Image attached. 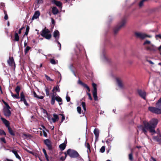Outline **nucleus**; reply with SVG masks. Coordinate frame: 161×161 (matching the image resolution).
Segmentation results:
<instances>
[{
    "label": "nucleus",
    "instance_id": "49530a36",
    "mask_svg": "<svg viewBox=\"0 0 161 161\" xmlns=\"http://www.w3.org/2000/svg\"><path fill=\"white\" fill-rule=\"evenodd\" d=\"M129 159L130 160H132L133 159V156L132 153L130 154H129Z\"/></svg>",
    "mask_w": 161,
    "mask_h": 161
},
{
    "label": "nucleus",
    "instance_id": "c9c22d12",
    "mask_svg": "<svg viewBox=\"0 0 161 161\" xmlns=\"http://www.w3.org/2000/svg\"><path fill=\"white\" fill-rule=\"evenodd\" d=\"M45 90L47 96H49V91L47 87H46Z\"/></svg>",
    "mask_w": 161,
    "mask_h": 161
},
{
    "label": "nucleus",
    "instance_id": "3c124183",
    "mask_svg": "<svg viewBox=\"0 0 161 161\" xmlns=\"http://www.w3.org/2000/svg\"><path fill=\"white\" fill-rule=\"evenodd\" d=\"M43 136L45 137H47V135L46 132L44 130H43Z\"/></svg>",
    "mask_w": 161,
    "mask_h": 161
},
{
    "label": "nucleus",
    "instance_id": "72a5a7b5",
    "mask_svg": "<svg viewBox=\"0 0 161 161\" xmlns=\"http://www.w3.org/2000/svg\"><path fill=\"white\" fill-rule=\"evenodd\" d=\"M20 90V88L19 86H17L15 88V91L17 94H19V92Z\"/></svg>",
    "mask_w": 161,
    "mask_h": 161
},
{
    "label": "nucleus",
    "instance_id": "8fccbe9b",
    "mask_svg": "<svg viewBox=\"0 0 161 161\" xmlns=\"http://www.w3.org/2000/svg\"><path fill=\"white\" fill-rule=\"evenodd\" d=\"M45 76L46 77L47 79V80H52V79L50 78V77L49 76H48L47 75H45Z\"/></svg>",
    "mask_w": 161,
    "mask_h": 161
},
{
    "label": "nucleus",
    "instance_id": "4468645a",
    "mask_svg": "<svg viewBox=\"0 0 161 161\" xmlns=\"http://www.w3.org/2000/svg\"><path fill=\"white\" fill-rule=\"evenodd\" d=\"M40 14V12L39 11H36L32 18V20L37 19L38 18Z\"/></svg>",
    "mask_w": 161,
    "mask_h": 161
},
{
    "label": "nucleus",
    "instance_id": "a19ab883",
    "mask_svg": "<svg viewBox=\"0 0 161 161\" xmlns=\"http://www.w3.org/2000/svg\"><path fill=\"white\" fill-rule=\"evenodd\" d=\"M57 96H56L55 95L54 92H53L52 93V95L51 96V98H53V99H56V98H57Z\"/></svg>",
    "mask_w": 161,
    "mask_h": 161
},
{
    "label": "nucleus",
    "instance_id": "f704fd0d",
    "mask_svg": "<svg viewBox=\"0 0 161 161\" xmlns=\"http://www.w3.org/2000/svg\"><path fill=\"white\" fill-rule=\"evenodd\" d=\"M31 49V47L29 46H27L25 50V53L26 54Z\"/></svg>",
    "mask_w": 161,
    "mask_h": 161
},
{
    "label": "nucleus",
    "instance_id": "6e6d98bb",
    "mask_svg": "<svg viewBox=\"0 0 161 161\" xmlns=\"http://www.w3.org/2000/svg\"><path fill=\"white\" fill-rule=\"evenodd\" d=\"M37 3L39 4L42 3H43L42 0H37Z\"/></svg>",
    "mask_w": 161,
    "mask_h": 161
},
{
    "label": "nucleus",
    "instance_id": "4c0bfd02",
    "mask_svg": "<svg viewBox=\"0 0 161 161\" xmlns=\"http://www.w3.org/2000/svg\"><path fill=\"white\" fill-rule=\"evenodd\" d=\"M29 26H27L26 27V31H25V35H27L28 33V32H29Z\"/></svg>",
    "mask_w": 161,
    "mask_h": 161
},
{
    "label": "nucleus",
    "instance_id": "cd10ccee",
    "mask_svg": "<svg viewBox=\"0 0 161 161\" xmlns=\"http://www.w3.org/2000/svg\"><path fill=\"white\" fill-rule=\"evenodd\" d=\"M11 96L17 99H19V94L17 93L16 94L14 95V94H13V93L12 92H11Z\"/></svg>",
    "mask_w": 161,
    "mask_h": 161
},
{
    "label": "nucleus",
    "instance_id": "9d476101",
    "mask_svg": "<svg viewBox=\"0 0 161 161\" xmlns=\"http://www.w3.org/2000/svg\"><path fill=\"white\" fill-rule=\"evenodd\" d=\"M53 118H51V117L50 116H48V120L51 123H52V122L55 123L56 121H58L59 119V118L58 117V115L54 114H53Z\"/></svg>",
    "mask_w": 161,
    "mask_h": 161
},
{
    "label": "nucleus",
    "instance_id": "bf43d9fd",
    "mask_svg": "<svg viewBox=\"0 0 161 161\" xmlns=\"http://www.w3.org/2000/svg\"><path fill=\"white\" fill-rule=\"evenodd\" d=\"M153 139H154V140H156L158 142L159 141L158 140V138H157V137H156V136H154L153 137Z\"/></svg>",
    "mask_w": 161,
    "mask_h": 161
},
{
    "label": "nucleus",
    "instance_id": "864d4df0",
    "mask_svg": "<svg viewBox=\"0 0 161 161\" xmlns=\"http://www.w3.org/2000/svg\"><path fill=\"white\" fill-rule=\"evenodd\" d=\"M1 141L3 142L4 143H6V142L4 138H1L0 139Z\"/></svg>",
    "mask_w": 161,
    "mask_h": 161
},
{
    "label": "nucleus",
    "instance_id": "79ce46f5",
    "mask_svg": "<svg viewBox=\"0 0 161 161\" xmlns=\"http://www.w3.org/2000/svg\"><path fill=\"white\" fill-rule=\"evenodd\" d=\"M56 99L51 98V103L52 105H53L55 102Z\"/></svg>",
    "mask_w": 161,
    "mask_h": 161
},
{
    "label": "nucleus",
    "instance_id": "f257e3e1",
    "mask_svg": "<svg viewBox=\"0 0 161 161\" xmlns=\"http://www.w3.org/2000/svg\"><path fill=\"white\" fill-rule=\"evenodd\" d=\"M158 122V120L156 119H153L149 121V122L146 121L143 122L144 125H140L138 126L139 130H141L145 135L149 130L150 132L153 134L156 133L154 129Z\"/></svg>",
    "mask_w": 161,
    "mask_h": 161
},
{
    "label": "nucleus",
    "instance_id": "c03bdc74",
    "mask_svg": "<svg viewBox=\"0 0 161 161\" xmlns=\"http://www.w3.org/2000/svg\"><path fill=\"white\" fill-rule=\"evenodd\" d=\"M157 40L159 38L161 39V35H157L155 36Z\"/></svg>",
    "mask_w": 161,
    "mask_h": 161
},
{
    "label": "nucleus",
    "instance_id": "b1692460",
    "mask_svg": "<svg viewBox=\"0 0 161 161\" xmlns=\"http://www.w3.org/2000/svg\"><path fill=\"white\" fill-rule=\"evenodd\" d=\"M54 3L57 6L61 8L62 7V3L60 1H55L54 2Z\"/></svg>",
    "mask_w": 161,
    "mask_h": 161
},
{
    "label": "nucleus",
    "instance_id": "bb28decb",
    "mask_svg": "<svg viewBox=\"0 0 161 161\" xmlns=\"http://www.w3.org/2000/svg\"><path fill=\"white\" fill-rule=\"evenodd\" d=\"M93 132H94V134L95 135L96 137L98 138V136H99V133L98 130L95 129H94Z\"/></svg>",
    "mask_w": 161,
    "mask_h": 161
},
{
    "label": "nucleus",
    "instance_id": "a878e982",
    "mask_svg": "<svg viewBox=\"0 0 161 161\" xmlns=\"http://www.w3.org/2000/svg\"><path fill=\"white\" fill-rule=\"evenodd\" d=\"M65 144L64 143H62L59 146V147L61 150L63 151L64 150L65 148Z\"/></svg>",
    "mask_w": 161,
    "mask_h": 161
},
{
    "label": "nucleus",
    "instance_id": "c756f323",
    "mask_svg": "<svg viewBox=\"0 0 161 161\" xmlns=\"http://www.w3.org/2000/svg\"><path fill=\"white\" fill-rule=\"evenodd\" d=\"M8 131L9 133L12 135H14V133L13 132V131L12 130V129L10 128V127H8Z\"/></svg>",
    "mask_w": 161,
    "mask_h": 161
},
{
    "label": "nucleus",
    "instance_id": "5701e85b",
    "mask_svg": "<svg viewBox=\"0 0 161 161\" xmlns=\"http://www.w3.org/2000/svg\"><path fill=\"white\" fill-rule=\"evenodd\" d=\"M33 95H34V97H36L38 99H43V98H44V97L43 96H38L35 92H33Z\"/></svg>",
    "mask_w": 161,
    "mask_h": 161
},
{
    "label": "nucleus",
    "instance_id": "4be33fe9",
    "mask_svg": "<svg viewBox=\"0 0 161 161\" xmlns=\"http://www.w3.org/2000/svg\"><path fill=\"white\" fill-rule=\"evenodd\" d=\"M56 100L58 102L59 104L60 105L62 104V99L59 96H57Z\"/></svg>",
    "mask_w": 161,
    "mask_h": 161
},
{
    "label": "nucleus",
    "instance_id": "0e129e2a",
    "mask_svg": "<svg viewBox=\"0 0 161 161\" xmlns=\"http://www.w3.org/2000/svg\"><path fill=\"white\" fill-rule=\"evenodd\" d=\"M4 18L5 20H7L8 19V16L7 14L5 15Z\"/></svg>",
    "mask_w": 161,
    "mask_h": 161
},
{
    "label": "nucleus",
    "instance_id": "5fc2aeb1",
    "mask_svg": "<svg viewBox=\"0 0 161 161\" xmlns=\"http://www.w3.org/2000/svg\"><path fill=\"white\" fill-rule=\"evenodd\" d=\"M57 42L58 43V44L59 47V50H60L61 48V44L58 41H57Z\"/></svg>",
    "mask_w": 161,
    "mask_h": 161
},
{
    "label": "nucleus",
    "instance_id": "20e7f679",
    "mask_svg": "<svg viewBox=\"0 0 161 161\" xmlns=\"http://www.w3.org/2000/svg\"><path fill=\"white\" fill-rule=\"evenodd\" d=\"M135 35L137 38H139L142 39H144L147 37L150 38L151 37V36L141 32H136L135 33Z\"/></svg>",
    "mask_w": 161,
    "mask_h": 161
},
{
    "label": "nucleus",
    "instance_id": "423d86ee",
    "mask_svg": "<svg viewBox=\"0 0 161 161\" xmlns=\"http://www.w3.org/2000/svg\"><path fill=\"white\" fill-rule=\"evenodd\" d=\"M126 23V20L125 19H123L119 23L117 27L115 28L114 30L115 32L119 30L121 28L124 27Z\"/></svg>",
    "mask_w": 161,
    "mask_h": 161
},
{
    "label": "nucleus",
    "instance_id": "dca6fc26",
    "mask_svg": "<svg viewBox=\"0 0 161 161\" xmlns=\"http://www.w3.org/2000/svg\"><path fill=\"white\" fill-rule=\"evenodd\" d=\"M8 62L10 66H13L15 64L14 59L13 57L9 58L8 60Z\"/></svg>",
    "mask_w": 161,
    "mask_h": 161
},
{
    "label": "nucleus",
    "instance_id": "4d7b16f0",
    "mask_svg": "<svg viewBox=\"0 0 161 161\" xmlns=\"http://www.w3.org/2000/svg\"><path fill=\"white\" fill-rule=\"evenodd\" d=\"M45 155V157L46 158V160L47 161H49V159H48V155H47V154H44Z\"/></svg>",
    "mask_w": 161,
    "mask_h": 161
},
{
    "label": "nucleus",
    "instance_id": "9b49d317",
    "mask_svg": "<svg viewBox=\"0 0 161 161\" xmlns=\"http://www.w3.org/2000/svg\"><path fill=\"white\" fill-rule=\"evenodd\" d=\"M138 92L139 95L143 99H145L146 98V92L144 91L139 90Z\"/></svg>",
    "mask_w": 161,
    "mask_h": 161
},
{
    "label": "nucleus",
    "instance_id": "39448f33",
    "mask_svg": "<svg viewBox=\"0 0 161 161\" xmlns=\"http://www.w3.org/2000/svg\"><path fill=\"white\" fill-rule=\"evenodd\" d=\"M41 34L42 36L47 39H49L51 36L50 31L46 29L42 30Z\"/></svg>",
    "mask_w": 161,
    "mask_h": 161
},
{
    "label": "nucleus",
    "instance_id": "680f3d73",
    "mask_svg": "<svg viewBox=\"0 0 161 161\" xmlns=\"http://www.w3.org/2000/svg\"><path fill=\"white\" fill-rule=\"evenodd\" d=\"M150 161H156L155 159L153 158H152L150 159Z\"/></svg>",
    "mask_w": 161,
    "mask_h": 161
},
{
    "label": "nucleus",
    "instance_id": "f03ea898",
    "mask_svg": "<svg viewBox=\"0 0 161 161\" xmlns=\"http://www.w3.org/2000/svg\"><path fill=\"white\" fill-rule=\"evenodd\" d=\"M145 46V47L147 50L151 51H156L157 48L151 42L148 40H146L143 44Z\"/></svg>",
    "mask_w": 161,
    "mask_h": 161
},
{
    "label": "nucleus",
    "instance_id": "ddd939ff",
    "mask_svg": "<svg viewBox=\"0 0 161 161\" xmlns=\"http://www.w3.org/2000/svg\"><path fill=\"white\" fill-rule=\"evenodd\" d=\"M44 142L45 145H46L48 149H51L52 146L51 145L50 141L48 139H46L44 141Z\"/></svg>",
    "mask_w": 161,
    "mask_h": 161
},
{
    "label": "nucleus",
    "instance_id": "338daca9",
    "mask_svg": "<svg viewBox=\"0 0 161 161\" xmlns=\"http://www.w3.org/2000/svg\"><path fill=\"white\" fill-rule=\"evenodd\" d=\"M148 62H149V63H150L151 64H154V63L152 61H151L149 60V61H148Z\"/></svg>",
    "mask_w": 161,
    "mask_h": 161
},
{
    "label": "nucleus",
    "instance_id": "052dcab7",
    "mask_svg": "<svg viewBox=\"0 0 161 161\" xmlns=\"http://www.w3.org/2000/svg\"><path fill=\"white\" fill-rule=\"evenodd\" d=\"M26 150L27 152L29 153H30L32 154H33V153L32 152L29 151V150L27 149H26Z\"/></svg>",
    "mask_w": 161,
    "mask_h": 161
},
{
    "label": "nucleus",
    "instance_id": "7c9ffc66",
    "mask_svg": "<svg viewBox=\"0 0 161 161\" xmlns=\"http://www.w3.org/2000/svg\"><path fill=\"white\" fill-rule=\"evenodd\" d=\"M50 62L53 64H56L57 63L58 61H56L55 60L53 59H50Z\"/></svg>",
    "mask_w": 161,
    "mask_h": 161
},
{
    "label": "nucleus",
    "instance_id": "2f4dec72",
    "mask_svg": "<svg viewBox=\"0 0 161 161\" xmlns=\"http://www.w3.org/2000/svg\"><path fill=\"white\" fill-rule=\"evenodd\" d=\"M14 39L15 41H18L19 40V37L17 33H16L15 34L14 36Z\"/></svg>",
    "mask_w": 161,
    "mask_h": 161
},
{
    "label": "nucleus",
    "instance_id": "f8f14e48",
    "mask_svg": "<svg viewBox=\"0 0 161 161\" xmlns=\"http://www.w3.org/2000/svg\"><path fill=\"white\" fill-rule=\"evenodd\" d=\"M116 81L118 86L120 88H122L124 87V85L122 81L119 79H116Z\"/></svg>",
    "mask_w": 161,
    "mask_h": 161
},
{
    "label": "nucleus",
    "instance_id": "1a4fd4ad",
    "mask_svg": "<svg viewBox=\"0 0 161 161\" xmlns=\"http://www.w3.org/2000/svg\"><path fill=\"white\" fill-rule=\"evenodd\" d=\"M92 86L93 88V95L94 98V100L97 101V85L94 83H92Z\"/></svg>",
    "mask_w": 161,
    "mask_h": 161
},
{
    "label": "nucleus",
    "instance_id": "f3484780",
    "mask_svg": "<svg viewBox=\"0 0 161 161\" xmlns=\"http://www.w3.org/2000/svg\"><path fill=\"white\" fill-rule=\"evenodd\" d=\"M1 119L7 127L8 128V127H10L9 123V122L8 120H7L4 118H1Z\"/></svg>",
    "mask_w": 161,
    "mask_h": 161
},
{
    "label": "nucleus",
    "instance_id": "c85d7f7f",
    "mask_svg": "<svg viewBox=\"0 0 161 161\" xmlns=\"http://www.w3.org/2000/svg\"><path fill=\"white\" fill-rule=\"evenodd\" d=\"M25 97L23 92L20 93V101H22L25 100Z\"/></svg>",
    "mask_w": 161,
    "mask_h": 161
},
{
    "label": "nucleus",
    "instance_id": "ea45409f",
    "mask_svg": "<svg viewBox=\"0 0 161 161\" xmlns=\"http://www.w3.org/2000/svg\"><path fill=\"white\" fill-rule=\"evenodd\" d=\"M77 110L79 114H81V108L80 107H78L77 108Z\"/></svg>",
    "mask_w": 161,
    "mask_h": 161
},
{
    "label": "nucleus",
    "instance_id": "603ef678",
    "mask_svg": "<svg viewBox=\"0 0 161 161\" xmlns=\"http://www.w3.org/2000/svg\"><path fill=\"white\" fill-rule=\"evenodd\" d=\"M87 95H88V97H89V98L90 100H92V98L91 96V94L89 93H88L87 92Z\"/></svg>",
    "mask_w": 161,
    "mask_h": 161
},
{
    "label": "nucleus",
    "instance_id": "6e6552de",
    "mask_svg": "<svg viewBox=\"0 0 161 161\" xmlns=\"http://www.w3.org/2000/svg\"><path fill=\"white\" fill-rule=\"evenodd\" d=\"M148 109L152 112L157 114H161V108L158 107H149Z\"/></svg>",
    "mask_w": 161,
    "mask_h": 161
},
{
    "label": "nucleus",
    "instance_id": "393cba45",
    "mask_svg": "<svg viewBox=\"0 0 161 161\" xmlns=\"http://www.w3.org/2000/svg\"><path fill=\"white\" fill-rule=\"evenodd\" d=\"M54 91H57L58 92H60V89L59 87L58 86H54L53 89L52 91L54 92Z\"/></svg>",
    "mask_w": 161,
    "mask_h": 161
},
{
    "label": "nucleus",
    "instance_id": "58836bf2",
    "mask_svg": "<svg viewBox=\"0 0 161 161\" xmlns=\"http://www.w3.org/2000/svg\"><path fill=\"white\" fill-rule=\"evenodd\" d=\"M82 106L83 107V108L84 110H86V104L84 102H82L81 103Z\"/></svg>",
    "mask_w": 161,
    "mask_h": 161
},
{
    "label": "nucleus",
    "instance_id": "37998d69",
    "mask_svg": "<svg viewBox=\"0 0 161 161\" xmlns=\"http://www.w3.org/2000/svg\"><path fill=\"white\" fill-rule=\"evenodd\" d=\"M85 146L88 149H90V146L89 145V144L88 143H85Z\"/></svg>",
    "mask_w": 161,
    "mask_h": 161
},
{
    "label": "nucleus",
    "instance_id": "412c9836",
    "mask_svg": "<svg viewBox=\"0 0 161 161\" xmlns=\"http://www.w3.org/2000/svg\"><path fill=\"white\" fill-rule=\"evenodd\" d=\"M52 12L53 14L55 15L57 14L58 12V10L57 8L53 7L52 8Z\"/></svg>",
    "mask_w": 161,
    "mask_h": 161
},
{
    "label": "nucleus",
    "instance_id": "09e8293b",
    "mask_svg": "<svg viewBox=\"0 0 161 161\" xmlns=\"http://www.w3.org/2000/svg\"><path fill=\"white\" fill-rule=\"evenodd\" d=\"M66 98L67 101L68 102H69L70 101V98L69 97L67 96H66Z\"/></svg>",
    "mask_w": 161,
    "mask_h": 161
},
{
    "label": "nucleus",
    "instance_id": "2eb2a0df",
    "mask_svg": "<svg viewBox=\"0 0 161 161\" xmlns=\"http://www.w3.org/2000/svg\"><path fill=\"white\" fill-rule=\"evenodd\" d=\"M102 58L103 61L107 62H110L111 61V59L104 55H103Z\"/></svg>",
    "mask_w": 161,
    "mask_h": 161
},
{
    "label": "nucleus",
    "instance_id": "774afa93",
    "mask_svg": "<svg viewBox=\"0 0 161 161\" xmlns=\"http://www.w3.org/2000/svg\"><path fill=\"white\" fill-rule=\"evenodd\" d=\"M54 22H55V21H54V20L53 19H52V24H54Z\"/></svg>",
    "mask_w": 161,
    "mask_h": 161
},
{
    "label": "nucleus",
    "instance_id": "e433bc0d",
    "mask_svg": "<svg viewBox=\"0 0 161 161\" xmlns=\"http://www.w3.org/2000/svg\"><path fill=\"white\" fill-rule=\"evenodd\" d=\"M105 151V147L104 146H102L100 149V152L102 153H103Z\"/></svg>",
    "mask_w": 161,
    "mask_h": 161
},
{
    "label": "nucleus",
    "instance_id": "e2e57ef3",
    "mask_svg": "<svg viewBox=\"0 0 161 161\" xmlns=\"http://www.w3.org/2000/svg\"><path fill=\"white\" fill-rule=\"evenodd\" d=\"M42 151H43V152L44 153V154H47V153H46V150L45 149H42Z\"/></svg>",
    "mask_w": 161,
    "mask_h": 161
},
{
    "label": "nucleus",
    "instance_id": "de8ad7c7",
    "mask_svg": "<svg viewBox=\"0 0 161 161\" xmlns=\"http://www.w3.org/2000/svg\"><path fill=\"white\" fill-rule=\"evenodd\" d=\"M59 115L62 116L61 122H62L65 119V117L63 114H59Z\"/></svg>",
    "mask_w": 161,
    "mask_h": 161
},
{
    "label": "nucleus",
    "instance_id": "a18cd8bd",
    "mask_svg": "<svg viewBox=\"0 0 161 161\" xmlns=\"http://www.w3.org/2000/svg\"><path fill=\"white\" fill-rule=\"evenodd\" d=\"M5 135L6 134L3 130H2L0 129V135Z\"/></svg>",
    "mask_w": 161,
    "mask_h": 161
},
{
    "label": "nucleus",
    "instance_id": "473e14b6",
    "mask_svg": "<svg viewBox=\"0 0 161 161\" xmlns=\"http://www.w3.org/2000/svg\"><path fill=\"white\" fill-rule=\"evenodd\" d=\"M82 85L83 87L86 88L87 89V90H88V92H89L90 91V89L89 87L86 84L84 83H83V84H82Z\"/></svg>",
    "mask_w": 161,
    "mask_h": 161
},
{
    "label": "nucleus",
    "instance_id": "aec40b11",
    "mask_svg": "<svg viewBox=\"0 0 161 161\" xmlns=\"http://www.w3.org/2000/svg\"><path fill=\"white\" fill-rule=\"evenodd\" d=\"M156 106L157 107L161 108V97L159 99L158 102L156 103Z\"/></svg>",
    "mask_w": 161,
    "mask_h": 161
},
{
    "label": "nucleus",
    "instance_id": "69168bd1",
    "mask_svg": "<svg viewBox=\"0 0 161 161\" xmlns=\"http://www.w3.org/2000/svg\"><path fill=\"white\" fill-rule=\"evenodd\" d=\"M78 83L79 84L81 85H82V84H83V83L80 80H78Z\"/></svg>",
    "mask_w": 161,
    "mask_h": 161
},
{
    "label": "nucleus",
    "instance_id": "a211bd4d",
    "mask_svg": "<svg viewBox=\"0 0 161 161\" xmlns=\"http://www.w3.org/2000/svg\"><path fill=\"white\" fill-rule=\"evenodd\" d=\"M11 151L14 154L16 158L18 159L20 161H21V157L18 154L17 151L15 150H12Z\"/></svg>",
    "mask_w": 161,
    "mask_h": 161
},
{
    "label": "nucleus",
    "instance_id": "6ab92c4d",
    "mask_svg": "<svg viewBox=\"0 0 161 161\" xmlns=\"http://www.w3.org/2000/svg\"><path fill=\"white\" fill-rule=\"evenodd\" d=\"M59 32L58 30H55L53 33V36L56 39H58L59 38Z\"/></svg>",
    "mask_w": 161,
    "mask_h": 161
},
{
    "label": "nucleus",
    "instance_id": "0eeeda50",
    "mask_svg": "<svg viewBox=\"0 0 161 161\" xmlns=\"http://www.w3.org/2000/svg\"><path fill=\"white\" fill-rule=\"evenodd\" d=\"M6 107L3 109V113L4 115L7 117H9L11 114V112L9 109L10 107L6 103H4Z\"/></svg>",
    "mask_w": 161,
    "mask_h": 161
},
{
    "label": "nucleus",
    "instance_id": "13d9d810",
    "mask_svg": "<svg viewBox=\"0 0 161 161\" xmlns=\"http://www.w3.org/2000/svg\"><path fill=\"white\" fill-rule=\"evenodd\" d=\"M24 104L26 106H27L28 105V104L27 103L26 100H24L23 101Z\"/></svg>",
    "mask_w": 161,
    "mask_h": 161
},
{
    "label": "nucleus",
    "instance_id": "7ed1b4c3",
    "mask_svg": "<svg viewBox=\"0 0 161 161\" xmlns=\"http://www.w3.org/2000/svg\"><path fill=\"white\" fill-rule=\"evenodd\" d=\"M64 154L65 158L67 155L71 158L77 157L79 156V154L77 152L70 149L68 150L67 152H65Z\"/></svg>",
    "mask_w": 161,
    "mask_h": 161
}]
</instances>
